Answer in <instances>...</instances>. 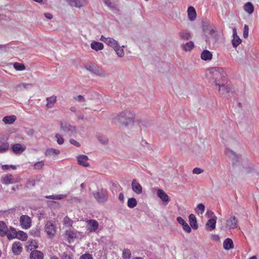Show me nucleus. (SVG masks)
<instances>
[{
    "mask_svg": "<svg viewBox=\"0 0 259 259\" xmlns=\"http://www.w3.org/2000/svg\"><path fill=\"white\" fill-rule=\"evenodd\" d=\"M135 118V113L128 110L122 111L116 117L118 122L125 127L132 125L134 122Z\"/></svg>",
    "mask_w": 259,
    "mask_h": 259,
    "instance_id": "1",
    "label": "nucleus"
},
{
    "mask_svg": "<svg viewBox=\"0 0 259 259\" xmlns=\"http://www.w3.org/2000/svg\"><path fill=\"white\" fill-rule=\"evenodd\" d=\"M94 197L99 204H104L108 199V191L106 189H100L93 192Z\"/></svg>",
    "mask_w": 259,
    "mask_h": 259,
    "instance_id": "2",
    "label": "nucleus"
},
{
    "mask_svg": "<svg viewBox=\"0 0 259 259\" xmlns=\"http://www.w3.org/2000/svg\"><path fill=\"white\" fill-rule=\"evenodd\" d=\"M211 72L214 79V83H215L216 81L224 82V80H226L227 75L223 68L214 67L211 69Z\"/></svg>",
    "mask_w": 259,
    "mask_h": 259,
    "instance_id": "3",
    "label": "nucleus"
},
{
    "mask_svg": "<svg viewBox=\"0 0 259 259\" xmlns=\"http://www.w3.org/2000/svg\"><path fill=\"white\" fill-rule=\"evenodd\" d=\"M10 231H11V234H8L9 240L16 238L22 241H25L27 239V234L22 231L17 232L14 228L11 227Z\"/></svg>",
    "mask_w": 259,
    "mask_h": 259,
    "instance_id": "4",
    "label": "nucleus"
},
{
    "mask_svg": "<svg viewBox=\"0 0 259 259\" xmlns=\"http://www.w3.org/2000/svg\"><path fill=\"white\" fill-rule=\"evenodd\" d=\"M61 130L64 133L71 135L76 133V129L75 126L71 125L69 122L62 120L60 121Z\"/></svg>",
    "mask_w": 259,
    "mask_h": 259,
    "instance_id": "5",
    "label": "nucleus"
},
{
    "mask_svg": "<svg viewBox=\"0 0 259 259\" xmlns=\"http://www.w3.org/2000/svg\"><path fill=\"white\" fill-rule=\"evenodd\" d=\"M84 67L87 70L99 76L106 77L107 75L102 69L98 66L94 65H86Z\"/></svg>",
    "mask_w": 259,
    "mask_h": 259,
    "instance_id": "6",
    "label": "nucleus"
},
{
    "mask_svg": "<svg viewBox=\"0 0 259 259\" xmlns=\"http://www.w3.org/2000/svg\"><path fill=\"white\" fill-rule=\"evenodd\" d=\"M20 223L23 229H27L31 227V220L27 215H22L20 218Z\"/></svg>",
    "mask_w": 259,
    "mask_h": 259,
    "instance_id": "7",
    "label": "nucleus"
},
{
    "mask_svg": "<svg viewBox=\"0 0 259 259\" xmlns=\"http://www.w3.org/2000/svg\"><path fill=\"white\" fill-rule=\"evenodd\" d=\"M45 231L50 238L54 236L56 233V226L52 222H48L45 225Z\"/></svg>",
    "mask_w": 259,
    "mask_h": 259,
    "instance_id": "8",
    "label": "nucleus"
},
{
    "mask_svg": "<svg viewBox=\"0 0 259 259\" xmlns=\"http://www.w3.org/2000/svg\"><path fill=\"white\" fill-rule=\"evenodd\" d=\"M226 154L231 159L233 165L239 162L240 157L236 154L233 151L230 149H227L225 150Z\"/></svg>",
    "mask_w": 259,
    "mask_h": 259,
    "instance_id": "9",
    "label": "nucleus"
},
{
    "mask_svg": "<svg viewBox=\"0 0 259 259\" xmlns=\"http://www.w3.org/2000/svg\"><path fill=\"white\" fill-rule=\"evenodd\" d=\"M87 223V229L91 232H96L99 227V224L95 220H88Z\"/></svg>",
    "mask_w": 259,
    "mask_h": 259,
    "instance_id": "10",
    "label": "nucleus"
},
{
    "mask_svg": "<svg viewBox=\"0 0 259 259\" xmlns=\"http://www.w3.org/2000/svg\"><path fill=\"white\" fill-rule=\"evenodd\" d=\"M26 146L21 144H15L11 146V149L14 153L20 154L26 150Z\"/></svg>",
    "mask_w": 259,
    "mask_h": 259,
    "instance_id": "11",
    "label": "nucleus"
},
{
    "mask_svg": "<svg viewBox=\"0 0 259 259\" xmlns=\"http://www.w3.org/2000/svg\"><path fill=\"white\" fill-rule=\"evenodd\" d=\"M214 83L215 85L219 87V92L222 95L228 93L231 91V89L230 87H226L224 82L216 81Z\"/></svg>",
    "mask_w": 259,
    "mask_h": 259,
    "instance_id": "12",
    "label": "nucleus"
},
{
    "mask_svg": "<svg viewBox=\"0 0 259 259\" xmlns=\"http://www.w3.org/2000/svg\"><path fill=\"white\" fill-rule=\"evenodd\" d=\"M233 37L232 42L234 48L237 47L242 42L241 39L237 35V29L235 27L233 28Z\"/></svg>",
    "mask_w": 259,
    "mask_h": 259,
    "instance_id": "13",
    "label": "nucleus"
},
{
    "mask_svg": "<svg viewBox=\"0 0 259 259\" xmlns=\"http://www.w3.org/2000/svg\"><path fill=\"white\" fill-rule=\"evenodd\" d=\"M11 231L9 230L6 223L4 221H0V236L4 237L6 235L8 238V234H11Z\"/></svg>",
    "mask_w": 259,
    "mask_h": 259,
    "instance_id": "14",
    "label": "nucleus"
},
{
    "mask_svg": "<svg viewBox=\"0 0 259 259\" xmlns=\"http://www.w3.org/2000/svg\"><path fill=\"white\" fill-rule=\"evenodd\" d=\"M0 153H3L6 152L9 149V144L8 142H4V136L0 134Z\"/></svg>",
    "mask_w": 259,
    "mask_h": 259,
    "instance_id": "15",
    "label": "nucleus"
},
{
    "mask_svg": "<svg viewBox=\"0 0 259 259\" xmlns=\"http://www.w3.org/2000/svg\"><path fill=\"white\" fill-rule=\"evenodd\" d=\"M132 188L133 191L137 194H141L142 192V187L141 185L137 181L136 179H134L132 181Z\"/></svg>",
    "mask_w": 259,
    "mask_h": 259,
    "instance_id": "16",
    "label": "nucleus"
},
{
    "mask_svg": "<svg viewBox=\"0 0 259 259\" xmlns=\"http://www.w3.org/2000/svg\"><path fill=\"white\" fill-rule=\"evenodd\" d=\"M77 162L78 163L84 167H88L89 166V163L88 162L89 158L85 155H80L77 156Z\"/></svg>",
    "mask_w": 259,
    "mask_h": 259,
    "instance_id": "17",
    "label": "nucleus"
},
{
    "mask_svg": "<svg viewBox=\"0 0 259 259\" xmlns=\"http://www.w3.org/2000/svg\"><path fill=\"white\" fill-rule=\"evenodd\" d=\"M177 221L182 226L183 229L185 232L188 233L191 232V228L182 217H178L177 218Z\"/></svg>",
    "mask_w": 259,
    "mask_h": 259,
    "instance_id": "18",
    "label": "nucleus"
},
{
    "mask_svg": "<svg viewBox=\"0 0 259 259\" xmlns=\"http://www.w3.org/2000/svg\"><path fill=\"white\" fill-rule=\"evenodd\" d=\"M238 221L235 216H232L227 221V225L229 229H235L237 227Z\"/></svg>",
    "mask_w": 259,
    "mask_h": 259,
    "instance_id": "19",
    "label": "nucleus"
},
{
    "mask_svg": "<svg viewBox=\"0 0 259 259\" xmlns=\"http://www.w3.org/2000/svg\"><path fill=\"white\" fill-rule=\"evenodd\" d=\"M12 251L15 255H19L22 251V244L20 242H15L12 245Z\"/></svg>",
    "mask_w": 259,
    "mask_h": 259,
    "instance_id": "20",
    "label": "nucleus"
},
{
    "mask_svg": "<svg viewBox=\"0 0 259 259\" xmlns=\"http://www.w3.org/2000/svg\"><path fill=\"white\" fill-rule=\"evenodd\" d=\"M217 217L209 219L206 223V229L209 231H212L215 228Z\"/></svg>",
    "mask_w": 259,
    "mask_h": 259,
    "instance_id": "21",
    "label": "nucleus"
},
{
    "mask_svg": "<svg viewBox=\"0 0 259 259\" xmlns=\"http://www.w3.org/2000/svg\"><path fill=\"white\" fill-rule=\"evenodd\" d=\"M157 196L159 197L161 200L167 203L170 201L169 197L166 194V193L162 189H158L157 191Z\"/></svg>",
    "mask_w": 259,
    "mask_h": 259,
    "instance_id": "22",
    "label": "nucleus"
},
{
    "mask_svg": "<svg viewBox=\"0 0 259 259\" xmlns=\"http://www.w3.org/2000/svg\"><path fill=\"white\" fill-rule=\"evenodd\" d=\"M44 256L43 252L37 250H32L30 254V259H43Z\"/></svg>",
    "mask_w": 259,
    "mask_h": 259,
    "instance_id": "23",
    "label": "nucleus"
},
{
    "mask_svg": "<svg viewBox=\"0 0 259 259\" xmlns=\"http://www.w3.org/2000/svg\"><path fill=\"white\" fill-rule=\"evenodd\" d=\"M187 12L188 19L191 21H194L196 19L197 16L196 12L194 8L192 6L189 7Z\"/></svg>",
    "mask_w": 259,
    "mask_h": 259,
    "instance_id": "24",
    "label": "nucleus"
},
{
    "mask_svg": "<svg viewBox=\"0 0 259 259\" xmlns=\"http://www.w3.org/2000/svg\"><path fill=\"white\" fill-rule=\"evenodd\" d=\"M207 33L212 38L214 42H216L218 40V34L215 28L213 26L209 29Z\"/></svg>",
    "mask_w": 259,
    "mask_h": 259,
    "instance_id": "25",
    "label": "nucleus"
},
{
    "mask_svg": "<svg viewBox=\"0 0 259 259\" xmlns=\"http://www.w3.org/2000/svg\"><path fill=\"white\" fill-rule=\"evenodd\" d=\"M179 35L181 39L184 40H187L192 37L191 33L186 30H182L179 32Z\"/></svg>",
    "mask_w": 259,
    "mask_h": 259,
    "instance_id": "26",
    "label": "nucleus"
},
{
    "mask_svg": "<svg viewBox=\"0 0 259 259\" xmlns=\"http://www.w3.org/2000/svg\"><path fill=\"white\" fill-rule=\"evenodd\" d=\"M189 220L191 227L195 230L198 229V224L197 219L195 215L193 214H191L189 216Z\"/></svg>",
    "mask_w": 259,
    "mask_h": 259,
    "instance_id": "27",
    "label": "nucleus"
},
{
    "mask_svg": "<svg viewBox=\"0 0 259 259\" xmlns=\"http://www.w3.org/2000/svg\"><path fill=\"white\" fill-rule=\"evenodd\" d=\"M69 4L74 7L80 8L85 5L84 0H67Z\"/></svg>",
    "mask_w": 259,
    "mask_h": 259,
    "instance_id": "28",
    "label": "nucleus"
},
{
    "mask_svg": "<svg viewBox=\"0 0 259 259\" xmlns=\"http://www.w3.org/2000/svg\"><path fill=\"white\" fill-rule=\"evenodd\" d=\"M224 248L226 250H229L234 247L233 241L230 238L226 239L223 242Z\"/></svg>",
    "mask_w": 259,
    "mask_h": 259,
    "instance_id": "29",
    "label": "nucleus"
},
{
    "mask_svg": "<svg viewBox=\"0 0 259 259\" xmlns=\"http://www.w3.org/2000/svg\"><path fill=\"white\" fill-rule=\"evenodd\" d=\"M212 57L211 53L208 50H204L201 54V59L204 61L211 60Z\"/></svg>",
    "mask_w": 259,
    "mask_h": 259,
    "instance_id": "30",
    "label": "nucleus"
},
{
    "mask_svg": "<svg viewBox=\"0 0 259 259\" xmlns=\"http://www.w3.org/2000/svg\"><path fill=\"white\" fill-rule=\"evenodd\" d=\"M91 47L93 50L98 51L103 50L104 48V45L102 42L93 41L91 44Z\"/></svg>",
    "mask_w": 259,
    "mask_h": 259,
    "instance_id": "31",
    "label": "nucleus"
},
{
    "mask_svg": "<svg viewBox=\"0 0 259 259\" xmlns=\"http://www.w3.org/2000/svg\"><path fill=\"white\" fill-rule=\"evenodd\" d=\"M16 117L15 115H12L10 116H6L3 118V121L5 124H12L16 120Z\"/></svg>",
    "mask_w": 259,
    "mask_h": 259,
    "instance_id": "32",
    "label": "nucleus"
},
{
    "mask_svg": "<svg viewBox=\"0 0 259 259\" xmlns=\"http://www.w3.org/2000/svg\"><path fill=\"white\" fill-rule=\"evenodd\" d=\"M244 10L249 14H251L254 11V6L251 3L247 2L244 6Z\"/></svg>",
    "mask_w": 259,
    "mask_h": 259,
    "instance_id": "33",
    "label": "nucleus"
},
{
    "mask_svg": "<svg viewBox=\"0 0 259 259\" xmlns=\"http://www.w3.org/2000/svg\"><path fill=\"white\" fill-rule=\"evenodd\" d=\"M27 245H26V247L30 249V250L35 249L38 248V245L37 244V242L35 240H29L27 241Z\"/></svg>",
    "mask_w": 259,
    "mask_h": 259,
    "instance_id": "34",
    "label": "nucleus"
},
{
    "mask_svg": "<svg viewBox=\"0 0 259 259\" xmlns=\"http://www.w3.org/2000/svg\"><path fill=\"white\" fill-rule=\"evenodd\" d=\"M46 100L47 101V107L48 108H52L53 105L56 102V97L53 96L47 98Z\"/></svg>",
    "mask_w": 259,
    "mask_h": 259,
    "instance_id": "35",
    "label": "nucleus"
},
{
    "mask_svg": "<svg viewBox=\"0 0 259 259\" xmlns=\"http://www.w3.org/2000/svg\"><path fill=\"white\" fill-rule=\"evenodd\" d=\"M182 47L183 49L186 51H190L194 47V45L193 41H190L185 44L182 45Z\"/></svg>",
    "mask_w": 259,
    "mask_h": 259,
    "instance_id": "36",
    "label": "nucleus"
},
{
    "mask_svg": "<svg viewBox=\"0 0 259 259\" xmlns=\"http://www.w3.org/2000/svg\"><path fill=\"white\" fill-rule=\"evenodd\" d=\"M106 44L113 48L114 50H115L119 46L118 41L111 37H110L108 41L106 42Z\"/></svg>",
    "mask_w": 259,
    "mask_h": 259,
    "instance_id": "37",
    "label": "nucleus"
},
{
    "mask_svg": "<svg viewBox=\"0 0 259 259\" xmlns=\"http://www.w3.org/2000/svg\"><path fill=\"white\" fill-rule=\"evenodd\" d=\"M60 153V151L59 150L54 149V148H50L48 149L45 152V155L48 156H51L53 155H58Z\"/></svg>",
    "mask_w": 259,
    "mask_h": 259,
    "instance_id": "38",
    "label": "nucleus"
},
{
    "mask_svg": "<svg viewBox=\"0 0 259 259\" xmlns=\"http://www.w3.org/2000/svg\"><path fill=\"white\" fill-rule=\"evenodd\" d=\"M32 87L31 83H22L17 86V90L18 91H22L24 89H28Z\"/></svg>",
    "mask_w": 259,
    "mask_h": 259,
    "instance_id": "39",
    "label": "nucleus"
},
{
    "mask_svg": "<svg viewBox=\"0 0 259 259\" xmlns=\"http://www.w3.org/2000/svg\"><path fill=\"white\" fill-rule=\"evenodd\" d=\"M12 175L11 174L7 175L3 179L2 183L3 184L8 185L13 183V181L12 179Z\"/></svg>",
    "mask_w": 259,
    "mask_h": 259,
    "instance_id": "40",
    "label": "nucleus"
},
{
    "mask_svg": "<svg viewBox=\"0 0 259 259\" xmlns=\"http://www.w3.org/2000/svg\"><path fill=\"white\" fill-rule=\"evenodd\" d=\"M127 206L130 208H134L137 204V201L135 198H130L127 200Z\"/></svg>",
    "mask_w": 259,
    "mask_h": 259,
    "instance_id": "41",
    "label": "nucleus"
},
{
    "mask_svg": "<svg viewBox=\"0 0 259 259\" xmlns=\"http://www.w3.org/2000/svg\"><path fill=\"white\" fill-rule=\"evenodd\" d=\"M14 68L18 71H22L25 69V65L22 63H20L18 62H15L13 64Z\"/></svg>",
    "mask_w": 259,
    "mask_h": 259,
    "instance_id": "42",
    "label": "nucleus"
},
{
    "mask_svg": "<svg viewBox=\"0 0 259 259\" xmlns=\"http://www.w3.org/2000/svg\"><path fill=\"white\" fill-rule=\"evenodd\" d=\"M97 139L102 144H107L108 143V139L103 135L97 136Z\"/></svg>",
    "mask_w": 259,
    "mask_h": 259,
    "instance_id": "43",
    "label": "nucleus"
},
{
    "mask_svg": "<svg viewBox=\"0 0 259 259\" xmlns=\"http://www.w3.org/2000/svg\"><path fill=\"white\" fill-rule=\"evenodd\" d=\"M131 256V251L128 249H124L122 252V257L124 259H130Z\"/></svg>",
    "mask_w": 259,
    "mask_h": 259,
    "instance_id": "44",
    "label": "nucleus"
},
{
    "mask_svg": "<svg viewBox=\"0 0 259 259\" xmlns=\"http://www.w3.org/2000/svg\"><path fill=\"white\" fill-rule=\"evenodd\" d=\"M117 56L119 57H122L124 56V53L122 48L119 45L115 50Z\"/></svg>",
    "mask_w": 259,
    "mask_h": 259,
    "instance_id": "45",
    "label": "nucleus"
},
{
    "mask_svg": "<svg viewBox=\"0 0 259 259\" xmlns=\"http://www.w3.org/2000/svg\"><path fill=\"white\" fill-rule=\"evenodd\" d=\"M30 234L34 237H38L40 235V229L36 228L30 230Z\"/></svg>",
    "mask_w": 259,
    "mask_h": 259,
    "instance_id": "46",
    "label": "nucleus"
},
{
    "mask_svg": "<svg viewBox=\"0 0 259 259\" xmlns=\"http://www.w3.org/2000/svg\"><path fill=\"white\" fill-rule=\"evenodd\" d=\"M44 164H45L43 161H39L34 163L33 165V168L35 169L39 170L44 166Z\"/></svg>",
    "mask_w": 259,
    "mask_h": 259,
    "instance_id": "47",
    "label": "nucleus"
},
{
    "mask_svg": "<svg viewBox=\"0 0 259 259\" xmlns=\"http://www.w3.org/2000/svg\"><path fill=\"white\" fill-rule=\"evenodd\" d=\"M213 25H210L206 22H202V28L203 30L205 33H207V31L210 29Z\"/></svg>",
    "mask_w": 259,
    "mask_h": 259,
    "instance_id": "48",
    "label": "nucleus"
},
{
    "mask_svg": "<svg viewBox=\"0 0 259 259\" xmlns=\"http://www.w3.org/2000/svg\"><path fill=\"white\" fill-rule=\"evenodd\" d=\"M55 137L57 139V142L58 144L62 145L63 144L64 140L62 136L59 134H56Z\"/></svg>",
    "mask_w": 259,
    "mask_h": 259,
    "instance_id": "49",
    "label": "nucleus"
},
{
    "mask_svg": "<svg viewBox=\"0 0 259 259\" xmlns=\"http://www.w3.org/2000/svg\"><path fill=\"white\" fill-rule=\"evenodd\" d=\"M197 209H198L197 210L198 213L202 214L205 210V206L203 204L200 203L197 205Z\"/></svg>",
    "mask_w": 259,
    "mask_h": 259,
    "instance_id": "50",
    "label": "nucleus"
},
{
    "mask_svg": "<svg viewBox=\"0 0 259 259\" xmlns=\"http://www.w3.org/2000/svg\"><path fill=\"white\" fill-rule=\"evenodd\" d=\"M249 27L247 25H245L244 26V30L243 33V36L244 38H246L248 36Z\"/></svg>",
    "mask_w": 259,
    "mask_h": 259,
    "instance_id": "51",
    "label": "nucleus"
},
{
    "mask_svg": "<svg viewBox=\"0 0 259 259\" xmlns=\"http://www.w3.org/2000/svg\"><path fill=\"white\" fill-rule=\"evenodd\" d=\"M73 99L78 102H84V103L85 102V100L84 98L81 95H78L76 97H74L73 98Z\"/></svg>",
    "mask_w": 259,
    "mask_h": 259,
    "instance_id": "52",
    "label": "nucleus"
},
{
    "mask_svg": "<svg viewBox=\"0 0 259 259\" xmlns=\"http://www.w3.org/2000/svg\"><path fill=\"white\" fill-rule=\"evenodd\" d=\"M79 259H93L92 254L90 253H85L81 255Z\"/></svg>",
    "mask_w": 259,
    "mask_h": 259,
    "instance_id": "53",
    "label": "nucleus"
},
{
    "mask_svg": "<svg viewBox=\"0 0 259 259\" xmlns=\"http://www.w3.org/2000/svg\"><path fill=\"white\" fill-rule=\"evenodd\" d=\"M204 171L203 169L199 167H195L193 169V173L194 174H200Z\"/></svg>",
    "mask_w": 259,
    "mask_h": 259,
    "instance_id": "54",
    "label": "nucleus"
},
{
    "mask_svg": "<svg viewBox=\"0 0 259 259\" xmlns=\"http://www.w3.org/2000/svg\"><path fill=\"white\" fill-rule=\"evenodd\" d=\"M35 185V182L34 180H29L26 183V187H34Z\"/></svg>",
    "mask_w": 259,
    "mask_h": 259,
    "instance_id": "55",
    "label": "nucleus"
},
{
    "mask_svg": "<svg viewBox=\"0 0 259 259\" xmlns=\"http://www.w3.org/2000/svg\"><path fill=\"white\" fill-rule=\"evenodd\" d=\"M206 215L208 217V218H213V217H217L214 214V213L211 210H208L207 211V212H206Z\"/></svg>",
    "mask_w": 259,
    "mask_h": 259,
    "instance_id": "56",
    "label": "nucleus"
},
{
    "mask_svg": "<svg viewBox=\"0 0 259 259\" xmlns=\"http://www.w3.org/2000/svg\"><path fill=\"white\" fill-rule=\"evenodd\" d=\"M75 114L78 119H83L84 118L83 114L80 110H77V111H76L75 113Z\"/></svg>",
    "mask_w": 259,
    "mask_h": 259,
    "instance_id": "57",
    "label": "nucleus"
},
{
    "mask_svg": "<svg viewBox=\"0 0 259 259\" xmlns=\"http://www.w3.org/2000/svg\"><path fill=\"white\" fill-rule=\"evenodd\" d=\"M104 4L109 8L112 9L114 7L112 5V3L110 0H103Z\"/></svg>",
    "mask_w": 259,
    "mask_h": 259,
    "instance_id": "58",
    "label": "nucleus"
},
{
    "mask_svg": "<svg viewBox=\"0 0 259 259\" xmlns=\"http://www.w3.org/2000/svg\"><path fill=\"white\" fill-rule=\"evenodd\" d=\"M69 142L71 144L74 145L76 147H80V144L78 142L73 139H71Z\"/></svg>",
    "mask_w": 259,
    "mask_h": 259,
    "instance_id": "59",
    "label": "nucleus"
},
{
    "mask_svg": "<svg viewBox=\"0 0 259 259\" xmlns=\"http://www.w3.org/2000/svg\"><path fill=\"white\" fill-rule=\"evenodd\" d=\"M67 235L68 236V238L69 239H72L75 237V234L71 231H67Z\"/></svg>",
    "mask_w": 259,
    "mask_h": 259,
    "instance_id": "60",
    "label": "nucleus"
},
{
    "mask_svg": "<svg viewBox=\"0 0 259 259\" xmlns=\"http://www.w3.org/2000/svg\"><path fill=\"white\" fill-rule=\"evenodd\" d=\"M62 259H71V257L70 255L68 254L67 252H63L62 256Z\"/></svg>",
    "mask_w": 259,
    "mask_h": 259,
    "instance_id": "61",
    "label": "nucleus"
},
{
    "mask_svg": "<svg viewBox=\"0 0 259 259\" xmlns=\"http://www.w3.org/2000/svg\"><path fill=\"white\" fill-rule=\"evenodd\" d=\"M66 197V195L60 194L57 195H54V199L60 200Z\"/></svg>",
    "mask_w": 259,
    "mask_h": 259,
    "instance_id": "62",
    "label": "nucleus"
},
{
    "mask_svg": "<svg viewBox=\"0 0 259 259\" xmlns=\"http://www.w3.org/2000/svg\"><path fill=\"white\" fill-rule=\"evenodd\" d=\"M44 16L46 18H47L49 19H51L53 18V15L51 13H45Z\"/></svg>",
    "mask_w": 259,
    "mask_h": 259,
    "instance_id": "63",
    "label": "nucleus"
},
{
    "mask_svg": "<svg viewBox=\"0 0 259 259\" xmlns=\"http://www.w3.org/2000/svg\"><path fill=\"white\" fill-rule=\"evenodd\" d=\"M109 38L110 37H105L103 35H102L100 38V40H101L106 44V42L108 41Z\"/></svg>",
    "mask_w": 259,
    "mask_h": 259,
    "instance_id": "64",
    "label": "nucleus"
}]
</instances>
